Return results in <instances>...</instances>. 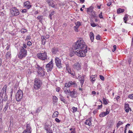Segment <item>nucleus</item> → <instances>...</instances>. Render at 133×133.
<instances>
[{
  "label": "nucleus",
  "mask_w": 133,
  "mask_h": 133,
  "mask_svg": "<svg viewBox=\"0 0 133 133\" xmlns=\"http://www.w3.org/2000/svg\"><path fill=\"white\" fill-rule=\"evenodd\" d=\"M103 104L105 105H107L108 104L107 101L106 99L104 97L103 98Z\"/></svg>",
  "instance_id": "nucleus-36"
},
{
  "label": "nucleus",
  "mask_w": 133,
  "mask_h": 133,
  "mask_svg": "<svg viewBox=\"0 0 133 133\" xmlns=\"http://www.w3.org/2000/svg\"><path fill=\"white\" fill-rule=\"evenodd\" d=\"M30 124H27L26 125V130H28L29 131H30V132H31V128L30 126Z\"/></svg>",
  "instance_id": "nucleus-21"
},
{
  "label": "nucleus",
  "mask_w": 133,
  "mask_h": 133,
  "mask_svg": "<svg viewBox=\"0 0 133 133\" xmlns=\"http://www.w3.org/2000/svg\"><path fill=\"white\" fill-rule=\"evenodd\" d=\"M131 59H129L128 60V62L129 63V64H130L131 63Z\"/></svg>",
  "instance_id": "nucleus-64"
},
{
  "label": "nucleus",
  "mask_w": 133,
  "mask_h": 133,
  "mask_svg": "<svg viewBox=\"0 0 133 133\" xmlns=\"http://www.w3.org/2000/svg\"><path fill=\"white\" fill-rule=\"evenodd\" d=\"M59 96L60 99L61 101L64 103H65L66 102V101L65 100L61 94L59 95Z\"/></svg>",
  "instance_id": "nucleus-23"
},
{
  "label": "nucleus",
  "mask_w": 133,
  "mask_h": 133,
  "mask_svg": "<svg viewBox=\"0 0 133 133\" xmlns=\"http://www.w3.org/2000/svg\"><path fill=\"white\" fill-rule=\"evenodd\" d=\"M27 45L29 46H31L32 45V43L30 41H29L27 42Z\"/></svg>",
  "instance_id": "nucleus-55"
},
{
  "label": "nucleus",
  "mask_w": 133,
  "mask_h": 133,
  "mask_svg": "<svg viewBox=\"0 0 133 133\" xmlns=\"http://www.w3.org/2000/svg\"><path fill=\"white\" fill-rule=\"evenodd\" d=\"M110 111V110H108V109H107L106 111L105 112H104L107 115L108 114H109Z\"/></svg>",
  "instance_id": "nucleus-50"
},
{
  "label": "nucleus",
  "mask_w": 133,
  "mask_h": 133,
  "mask_svg": "<svg viewBox=\"0 0 133 133\" xmlns=\"http://www.w3.org/2000/svg\"><path fill=\"white\" fill-rule=\"evenodd\" d=\"M100 36L98 35L96 36V39L97 40H99L100 39Z\"/></svg>",
  "instance_id": "nucleus-56"
},
{
  "label": "nucleus",
  "mask_w": 133,
  "mask_h": 133,
  "mask_svg": "<svg viewBox=\"0 0 133 133\" xmlns=\"http://www.w3.org/2000/svg\"><path fill=\"white\" fill-rule=\"evenodd\" d=\"M42 84V82L39 78H36L35 80L34 88L36 89H39Z\"/></svg>",
  "instance_id": "nucleus-4"
},
{
  "label": "nucleus",
  "mask_w": 133,
  "mask_h": 133,
  "mask_svg": "<svg viewBox=\"0 0 133 133\" xmlns=\"http://www.w3.org/2000/svg\"><path fill=\"white\" fill-rule=\"evenodd\" d=\"M52 99L53 102L54 103H56L58 101V98L55 96H52Z\"/></svg>",
  "instance_id": "nucleus-29"
},
{
  "label": "nucleus",
  "mask_w": 133,
  "mask_h": 133,
  "mask_svg": "<svg viewBox=\"0 0 133 133\" xmlns=\"http://www.w3.org/2000/svg\"><path fill=\"white\" fill-rule=\"evenodd\" d=\"M36 56L38 59L42 61L47 59V53L45 51H42V52L38 53L36 55Z\"/></svg>",
  "instance_id": "nucleus-3"
},
{
  "label": "nucleus",
  "mask_w": 133,
  "mask_h": 133,
  "mask_svg": "<svg viewBox=\"0 0 133 133\" xmlns=\"http://www.w3.org/2000/svg\"><path fill=\"white\" fill-rule=\"evenodd\" d=\"M90 79L91 82H92V83H93L95 80V77H90Z\"/></svg>",
  "instance_id": "nucleus-39"
},
{
  "label": "nucleus",
  "mask_w": 133,
  "mask_h": 133,
  "mask_svg": "<svg viewBox=\"0 0 133 133\" xmlns=\"http://www.w3.org/2000/svg\"><path fill=\"white\" fill-rule=\"evenodd\" d=\"M107 115L104 112H101L99 115V116L101 117H103L106 116Z\"/></svg>",
  "instance_id": "nucleus-32"
},
{
  "label": "nucleus",
  "mask_w": 133,
  "mask_h": 133,
  "mask_svg": "<svg viewBox=\"0 0 133 133\" xmlns=\"http://www.w3.org/2000/svg\"><path fill=\"white\" fill-rule=\"evenodd\" d=\"M20 31L21 33H24L27 31V30L26 29L23 28L21 29Z\"/></svg>",
  "instance_id": "nucleus-40"
},
{
  "label": "nucleus",
  "mask_w": 133,
  "mask_h": 133,
  "mask_svg": "<svg viewBox=\"0 0 133 133\" xmlns=\"http://www.w3.org/2000/svg\"><path fill=\"white\" fill-rule=\"evenodd\" d=\"M114 49H112V51L113 52H114L116 50V45H114L113 46Z\"/></svg>",
  "instance_id": "nucleus-51"
},
{
  "label": "nucleus",
  "mask_w": 133,
  "mask_h": 133,
  "mask_svg": "<svg viewBox=\"0 0 133 133\" xmlns=\"http://www.w3.org/2000/svg\"><path fill=\"white\" fill-rule=\"evenodd\" d=\"M128 98L130 99H133V94L129 95L128 96Z\"/></svg>",
  "instance_id": "nucleus-42"
},
{
  "label": "nucleus",
  "mask_w": 133,
  "mask_h": 133,
  "mask_svg": "<svg viewBox=\"0 0 133 133\" xmlns=\"http://www.w3.org/2000/svg\"><path fill=\"white\" fill-rule=\"evenodd\" d=\"M123 123L122 122H121V121H119L118 123L117 124V125L116 126L118 128L120 125L123 124Z\"/></svg>",
  "instance_id": "nucleus-35"
},
{
  "label": "nucleus",
  "mask_w": 133,
  "mask_h": 133,
  "mask_svg": "<svg viewBox=\"0 0 133 133\" xmlns=\"http://www.w3.org/2000/svg\"><path fill=\"white\" fill-rule=\"evenodd\" d=\"M128 16L126 15H125L124 17L123 18L124 21V22L125 23H127L126 21L127 20V19L128 18Z\"/></svg>",
  "instance_id": "nucleus-41"
},
{
  "label": "nucleus",
  "mask_w": 133,
  "mask_h": 133,
  "mask_svg": "<svg viewBox=\"0 0 133 133\" xmlns=\"http://www.w3.org/2000/svg\"><path fill=\"white\" fill-rule=\"evenodd\" d=\"M51 51L54 54H56L58 51V49L57 48L54 47L52 48Z\"/></svg>",
  "instance_id": "nucleus-18"
},
{
  "label": "nucleus",
  "mask_w": 133,
  "mask_h": 133,
  "mask_svg": "<svg viewBox=\"0 0 133 133\" xmlns=\"http://www.w3.org/2000/svg\"><path fill=\"white\" fill-rule=\"evenodd\" d=\"M30 131H29L28 130H24L22 133H31Z\"/></svg>",
  "instance_id": "nucleus-48"
},
{
  "label": "nucleus",
  "mask_w": 133,
  "mask_h": 133,
  "mask_svg": "<svg viewBox=\"0 0 133 133\" xmlns=\"http://www.w3.org/2000/svg\"><path fill=\"white\" fill-rule=\"evenodd\" d=\"M70 83L71 85V87H76L77 86V84L76 83V82L75 81L72 82V81H70Z\"/></svg>",
  "instance_id": "nucleus-28"
},
{
  "label": "nucleus",
  "mask_w": 133,
  "mask_h": 133,
  "mask_svg": "<svg viewBox=\"0 0 133 133\" xmlns=\"http://www.w3.org/2000/svg\"><path fill=\"white\" fill-rule=\"evenodd\" d=\"M55 121L58 123H59L60 122V121L58 118H56L55 119Z\"/></svg>",
  "instance_id": "nucleus-58"
},
{
  "label": "nucleus",
  "mask_w": 133,
  "mask_h": 133,
  "mask_svg": "<svg viewBox=\"0 0 133 133\" xmlns=\"http://www.w3.org/2000/svg\"><path fill=\"white\" fill-rule=\"evenodd\" d=\"M90 38L92 42H93L94 38V34L93 33L91 32L90 34Z\"/></svg>",
  "instance_id": "nucleus-24"
},
{
  "label": "nucleus",
  "mask_w": 133,
  "mask_h": 133,
  "mask_svg": "<svg viewBox=\"0 0 133 133\" xmlns=\"http://www.w3.org/2000/svg\"><path fill=\"white\" fill-rule=\"evenodd\" d=\"M35 67L38 69V74H44V72L43 71V69L42 67H41L38 64H36L35 65Z\"/></svg>",
  "instance_id": "nucleus-10"
},
{
  "label": "nucleus",
  "mask_w": 133,
  "mask_h": 133,
  "mask_svg": "<svg viewBox=\"0 0 133 133\" xmlns=\"http://www.w3.org/2000/svg\"><path fill=\"white\" fill-rule=\"evenodd\" d=\"M37 18L39 20V22L42 23V20L43 18V16H39L37 17Z\"/></svg>",
  "instance_id": "nucleus-26"
},
{
  "label": "nucleus",
  "mask_w": 133,
  "mask_h": 133,
  "mask_svg": "<svg viewBox=\"0 0 133 133\" xmlns=\"http://www.w3.org/2000/svg\"><path fill=\"white\" fill-rule=\"evenodd\" d=\"M93 8L91 7H90L87 9V11L88 14H90L92 12L93 10Z\"/></svg>",
  "instance_id": "nucleus-25"
},
{
  "label": "nucleus",
  "mask_w": 133,
  "mask_h": 133,
  "mask_svg": "<svg viewBox=\"0 0 133 133\" xmlns=\"http://www.w3.org/2000/svg\"><path fill=\"white\" fill-rule=\"evenodd\" d=\"M77 75L78 77L77 78L80 82L81 84V87H82L84 81V77L83 76L80 75L79 74H78Z\"/></svg>",
  "instance_id": "nucleus-11"
},
{
  "label": "nucleus",
  "mask_w": 133,
  "mask_h": 133,
  "mask_svg": "<svg viewBox=\"0 0 133 133\" xmlns=\"http://www.w3.org/2000/svg\"><path fill=\"white\" fill-rule=\"evenodd\" d=\"M85 123L87 125H88L89 126L91 125V122L89 119H87Z\"/></svg>",
  "instance_id": "nucleus-27"
},
{
  "label": "nucleus",
  "mask_w": 133,
  "mask_h": 133,
  "mask_svg": "<svg viewBox=\"0 0 133 133\" xmlns=\"http://www.w3.org/2000/svg\"><path fill=\"white\" fill-rule=\"evenodd\" d=\"M53 66L52 59L48 63L46 64V68L48 70V72L51 71L52 70Z\"/></svg>",
  "instance_id": "nucleus-8"
},
{
  "label": "nucleus",
  "mask_w": 133,
  "mask_h": 133,
  "mask_svg": "<svg viewBox=\"0 0 133 133\" xmlns=\"http://www.w3.org/2000/svg\"><path fill=\"white\" fill-rule=\"evenodd\" d=\"M99 77L100 79L102 80L103 81L104 80V77L100 75H99Z\"/></svg>",
  "instance_id": "nucleus-53"
},
{
  "label": "nucleus",
  "mask_w": 133,
  "mask_h": 133,
  "mask_svg": "<svg viewBox=\"0 0 133 133\" xmlns=\"http://www.w3.org/2000/svg\"><path fill=\"white\" fill-rule=\"evenodd\" d=\"M27 55V51L25 49L23 48H20L18 57L20 59H22L26 56Z\"/></svg>",
  "instance_id": "nucleus-2"
},
{
  "label": "nucleus",
  "mask_w": 133,
  "mask_h": 133,
  "mask_svg": "<svg viewBox=\"0 0 133 133\" xmlns=\"http://www.w3.org/2000/svg\"><path fill=\"white\" fill-rule=\"evenodd\" d=\"M79 27H77L76 26H74V30H75V31L76 32H78V28Z\"/></svg>",
  "instance_id": "nucleus-45"
},
{
  "label": "nucleus",
  "mask_w": 133,
  "mask_h": 133,
  "mask_svg": "<svg viewBox=\"0 0 133 133\" xmlns=\"http://www.w3.org/2000/svg\"><path fill=\"white\" fill-rule=\"evenodd\" d=\"M91 26L93 27H95L97 26V25L95 24L94 23H90Z\"/></svg>",
  "instance_id": "nucleus-43"
},
{
  "label": "nucleus",
  "mask_w": 133,
  "mask_h": 133,
  "mask_svg": "<svg viewBox=\"0 0 133 133\" xmlns=\"http://www.w3.org/2000/svg\"><path fill=\"white\" fill-rule=\"evenodd\" d=\"M24 5L26 7V8L29 9L31 7V5H30L29 2L27 1L25 2L24 3Z\"/></svg>",
  "instance_id": "nucleus-14"
},
{
  "label": "nucleus",
  "mask_w": 133,
  "mask_h": 133,
  "mask_svg": "<svg viewBox=\"0 0 133 133\" xmlns=\"http://www.w3.org/2000/svg\"><path fill=\"white\" fill-rule=\"evenodd\" d=\"M11 54L10 51L7 52L5 55V57L7 59H9L11 57Z\"/></svg>",
  "instance_id": "nucleus-19"
},
{
  "label": "nucleus",
  "mask_w": 133,
  "mask_h": 133,
  "mask_svg": "<svg viewBox=\"0 0 133 133\" xmlns=\"http://www.w3.org/2000/svg\"><path fill=\"white\" fill-rule=\"evenodd\" d=\"M20 48H23L24 49H26L27 48V46L26 44H23V46H21Z\"/></svg>",
  "instance_id": "nucleus-49"
},
{
  "label": "nucleus",
  "mask_w": 133,
  "mask_h": 133,
  "mask_svg": "<svg viewBox=\"0 0 133 133\" xmlns=\"http://www.w3.org/2000/svg\"><path fill=\"white\" fill-rule=\"evenodd\" d=\"M75 24L77 27H79L81 25V23L79 21H78L76 23H75Z\"/></svg>",
  "instance_id": "nucleus-37"
},
{
  "label": "nucleus",
  "mask_w": 133,
  "mask_h": 133,
  "mask_svg": "<svg viewBox=\"0 0 133 133\" xmlns=\"http://www.w3.org/2000/svg\"><path fill=\"white\" fill-rule=\"evenodd\" d=\"M124 11V9L119 8L117 10V13L118 14H120L123 12Z\"/></svg>",
  "instance_id": "nucleus-22"
},
{
  "label": "nucleus",
  "mask_w": 133,
  "mask_h": 133,
  "mask_svg": "<svg viewBox=\"0 0 133 133\" xmlns=\"http://www.w3.org/2000/svg\"><path fill=\"white\" fill-rule=\"evenodd\" d=\"M99 17L100 18H103L102 15V12H101V13L99 15Z\"/></svg>",
  "instance_id": "nucleus-60"
},
{
  "label": "nucleus",
  "mask_w": 133,
  "mask_h": 133,
  "mask_svg": "<svg viewBox=\"0 0 133 133\" xmlns=\"http://www.w3.org/2000/svg\"><path fill=\"white\" fill-rule=\"evenodd\" d=\"M56 65L57 67L60 69L62 68L61 60L57 57H56L55 59Z\"/></svg>",
  "instance_id": "nucleus-9"
},
{
  "label": "nucleus",
  "mask_w": 133,
  "mask_h": 133,
  "mask_svg": "<svg viewBox=\"0 0 133 133\" xmlns=\"http://www.w3.org/2000/svg\"><path fill=\"white\" fill-rule=\"evenodd\" d=\"M72 109L75 112L77 110V108H75L74 107H72Z\"/></svg>",
  "instance_id": "nucleus-54"
},
{
  "label": "nucleus",
  "mask_w": 133,
  "mask_h": 133,
  "mask_svg": "<svg viewBox=\"0 0 133 133\" xmlns=\"http://www.w3.org/2000/svg\"><path fill=\"white\" fill-rule=\"evenodd\" d=\"M10 13L12 16H17L19 15V11L15 7H13L10 9Z\"/></svg>",
  "instance_id": "nucleus-7"
},
{
  "label": "nucleus",
  "mask_w": 133,
  "mask_h": 133,
  "mask_svg": "<svg viewBox=\"0 0 133 133\" xmlns=\"http://www.w3.org/2000/svg\"><path fill=\"white\" fill-rule=\"evenodd\" d=\"M81 65L79 63H75L74 65V68L77 70L81 69Z\"/></svg>",
  "instance_id": "nucleus-15"
},
{
  "label": "nucleus",
  "mask_w": 133,
  "mask_h": 133,
  "mask_svg": "<svg viewBox=\"0 0 133 133\" xmlns=\"http://www.w3.org/2000/svg\"><path fill=\"white\" fill-rule=\"evenodd\" d=\"M23 92L21 90H19L17 92L16 95V99L17 101L19 102L22 98Z\"/></svg>",
  "instance_id": "nucleus-5"
},
{
  "label": "nucleus",
  "mask_w": 133,
  "mask_h": 133,
  "mask_svg": "<svg viewBox=\"0 0 133 133\" xmlns=\"http://www.w3.org/2000/svg\"><path fill=\"white\" fill-rule=\"evenodd\" d=\"M98 109H101L102 107V104L101 105H98Z\"/></svg>",
  "instance_id": "nucleus-57"
},
{
  "label": "nucleus",
  "mask_w": 133,
  "mask_h": 133,
  "mask_svg": "<svg viewBox=\"0 0 133 133\" xmlns=\"http://www.w3.org/2000/svg\"><path fill=\"white\" fill-rule=\"evenodd\" d=\"M61 88L59 87H58L56 88V91L57 92H59Z\"/></svg>",
  "instance_id": "nucleus-52"
},
{
  "label": "nucleus",
  "mask_w": 133,
  "mask_h": 133,
  "mask_svg": "<svg viewBox=\"0 0 133 133\" xmlns=\"http://www.w3.org/2000/svg\"><path fill=\"white\" fill-rule=\"evenodd\" d=\"M45 1L49 6L53 8H55L56 6V5L54 4V1L52 0H45Z\"/></svg>",
  "instance_id": "nucleus-12"
},
{
  "label": "nucleus",
  "mask_w": 133,
  "mask_h": 133,
  "mask_svg": "<svg viewBox=\"0 0 133 133\" xmlns=\"http://www.w3.org/2000/svg\"><path fill=\"white\" fill-rule=\"evenodd\" d=\"M58 114L59 113L58 111H55L53 114L52 115V117L53 118H54L57 117L58 116Z\"/></svg>",
  "instance_id": "nucleus-30"
},
{
  "label": "nucleus",
  "mask_w": 133,
  "mask_h": 133,
  "mask_svg": "<svg viewBox=\"0 0 133 133\" xmlns=\"http://www.w3.org/2000/svg\"><path fill=\"white\" fill-rule=\"evenodd\" d=\"M69 130L71 131L70 133H77L75 129V128H71L69 129Z\"/></svg>",
  "instance_id": "nucleus-33"
},
{
  "label": "nucleus",
  "mask_w": 133,
  "mask_h": 133,
  "mask_svg": "<svg viewBox=\"0 0 133 133\" xmlns=\"http://www.w3.org/2000/svg\"><path fill=\"white\" fill-rule=\"evenodd\" d=\"M45 36H42V43L43 44H44L46 41V40L45 39Z\"/></svg>",
  "instance_id": "nucleus-31"
},
{
  "label": "nucleus",
  "mask_w": 133,
  "mask_h": 133,
  "mask_svg": "<svg viewBox=\"0 0 133 133\" xmlns=\"http://www.w3.org/2000/svg\"><path fill=\"white\" fill-rule=\"evenodd\" d=\"M111 4V2H109L107 4V5L108 6H109Z\"/></svg>",
  "instance_id": "nucleus-62"
},
{
  "label": "nucleus",
  "mask_w": 133,
  "mask_h": 133,
  "mask_svg": "<svg viewBox=\"0 0 133 133\" xmlns=\"http://www.w3.org/2000/svg\"><path fill=\"white\" fill-rule=\"evenodd\" d=\"M31 39V37L30 35L26 37V40L28 41L30 40Z\"/></svg>",
  "instance_id": "nucleus-47"
},
{
  "label": "nucleus",
  "mask_w": 133,
  "mask_h": 133,
  "mask_svg": "<svg viewBox=\"0 0 133 133\" xmlns=\"http://www.w3.org/2000/svg\"><path fill=\"white\" fill-rule=\"evenodd\" d=\"M70 83V81H69L68 83H66L65 84V86L63 89L64 92H65L66 91H67V90H68L66 89V88H69L71 87V85Z\"/></svg>",
  "instance_id": "nucleus-16"
},
{
  "label": "nucleus",
  "mask_w": 133,
  "mask_h": 133,
  "mask_svg": "<svg viewBox=\"0 0 133 133\" xmlns=\"http://www.w3.org/2000/svg\"><path fill=\"white\" fill-rule=\"evenodd\" d=\"M87 46L85 44L82 38H80L72 46V49L75 51L70 52L69 55L70 57L76 54L79 57H83L85 56L87 51Z\"/></svg>",
  "instance_id": "nucleus-1"
},
{
  "label": "nucleus",
  "mask_w": 133,
  "mask_h": 133,
  "mask_svg": "<svg viewBox=\"0 0 133 133\" xmlns=\"http://www.w3.org/2000/svg\"><path fill=\"white\" fill-rule=\"evenodd\" d=\"M51 126L47 124H45L44 127V129L46 130V133L52 131L51 130Z\"/></svg>",
  "instance_id": "nucleus-13"
},
{
  "label": "nucleus",
  "mask_w": 133,
  "mask_h": 133,
  "mask_svg": "<svg viewBox=\"0 0 133 133\" xmlns=\"http://www.w3.org/2000/svg\"><path fill=\"white\" fill-rule=\"evenodd\" d=\"M55 14V12L54 11H53L52 12L51 14L49 15V17L50 19H52V16L53 15Z\"/></svg>",
  "instance_id": "nucleus-38"
},
{
  "label": "nucleus",
  "mask_w": 133,
  "mask_h": 133,
  "mask_svg": "<svg viewBox=\"0 0 133 133\" xmlns=\"http://www.w3.org/2000/svg\"><path fill=\"white\" fill-rule=\"evenodd\" d=\"M27 11L26 9H24L22 10V12H27Z\"/></svg>",
  "instance_id": "nucleus-63"
},
{
  "label": "nucleus",
  "mask_w": 133,
  "mask_h": 133,
  "mask_svg": "<svg viewBox=\"0 0 133 133\" xmlns=\"http://www.w3.org/2000/svg\"><path fill=\"white\" fill-rule=\"evenodd\" d=\"M10 101H8L7 103H6V105H5L4 108L3 109V111H4L5 112L7 110V109L8 107H9L10 108Z\"/></svg>",
  "instance_id": "nucleus-17"
},
{
  "label": "nucleus",
  "mask_w": 133,
  "mask_h": 133,
  "mask_svg": "<svg viewBox=\"0 0 133 133\" xmlns=\"http://www.w3.org/2000/svg\"><path fill=\"white\" fill-rule=\"evenodd\" d=\"M120 98V97L119 96H117L116 97V98L117 101H118L119 100Z\"/></svg>",
  "instance_id": "nucleus-59"
},
{
  "label": "nucleus",
  "mask_w": 133,
  "mask_h": 133,
  "mask_svg": "<svg viewBox=\"0 0 133 133\" xmlns=\"http://www.w3.org/2000/svg\"><path fill=\"white\" fill-rule=\"evenodd\" d=\"M129 108V105L128 104L125 103L124 106L125 109L127 108Z\"/></svg>",
  "instance_id": "nucleus-46"
},
{
  "label": "nucleus",
  "mask_w": 133,
  "mask_h": 133,
  "mask_svg": "<svg viewBox=\"0 0 133 133\" xmlns=\"http://www.w3.org/2000/svg\"><path fill=\"white\" fill-rule=\"evenodd\" d=\"M125 109V111L126 112H129V108H127Z\"/></svg>",
  "instance_id": "nucleus-61"
},
{
  "label": "nucleus",
  "mask_w": 133,
  "mask_h": 133,
  "mask_svg": "<svg viewBox=\"0 0 133 133\" xmlns=\"http://www.w3.org/2000/svg\"><path fill=\"white\" fill-rule=\"evenodd\" d=\"M69 65L68 64H66V70L70 69Z\"/></svg>",
  "instance_id": "nucleus-44"
},
{
  "label": "nucleus",
  "mask_w": 133,
  "mask_h": 133,
  "mask_svg": "<svg viewBox=\"0 0 133 133\" xmlns=\"http://www.w3.org/2000/svg\"><path fill=\"white\" fill-rule=\"evenodd\" d=\"M42 107H39L35 111V113H38L42 110Z\"/></svg>",
  "instance_id": "nucleus-34"
},
{
  "label": "nucleus",
  "mask_w": 133,
  "mask_h": 133,
  "mask_svg": "<svg viewBox=\"0 0 133 133\" xmlns=\"http://www.w3.org/2000/svg\"><path fill=\"white\" fill-rule=\"evenodd\" d=\"M67 72L69 74H70L73 76H75V73L74 71H71L70 69L68 70H66Z\"/></svg>",
  "instance_id": "nucleus-20"
},
{
  "label": "nucleus",
  "mask_w": 133,
  "mask_h": 133,
  "mask_svg": "<svg viewBox=\"0 0 133 133\" xmlns=\"http://www.w3.org/2000/svg\"><path fill=\"white\" fill-rule=\"evenodd\" d=\"M66 94H69V95L72 98H75L77 97V94H76V92L74 90H73L72 91H70L69 89H68L67 91L64 92Z\"/></svg>",
  "instance_id": "nucleus-6"
}]
</instances>
